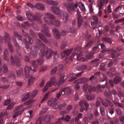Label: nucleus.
Masks as SVG:
<instances>
[{
    "label": "nucleus",
    "instance_id": "nucleus-4",
    "mask_svg": "<svg viewBox=\"0 0 124 124\" xmlns=\"http://www.w3.org/2000/svg\"><path fill=\"white\" fill-rule=\"evenodd\" d=\"M16 52L19 55V58L16 55H14L13 54H11L10 62L12 65H16L17 66H19L20 65L19 60H21L22 57L21 56V54L19 53L17 50Z\"/></svg>",
    "mask_w": 124,
    "mask_h": 124
},
{
    "label": "nucleus",
    "instance_id": "nucleus-45",
    "mask_svg": "<svg viewBox=\"0 0 124 124\" xmlns=\"http://www.w3.org/2000/svg\"><path fill=\"white\" fill-rule=\"evenodd\" d=\"M67 46V42L66 40H64L62 42L61 46V49H63L65 48Z\"/></svg>",
    "mask_w": 124,
    "mask_h": 124
},
{
    "label": "nucleus",
    "instance_id": "nucleus-49",
    "mask_svg": "<svg viewBox=\"0 0 124 124\" xmlns=\"http://www.w3.org/2000/svg\"><path fill=\"white\" fill-rule=\"evenodd\" d=\"M108 1V0H100V2L99 4V5H101V6H103L105 2L106 3H107Z\"/></svg>",
    "mask_w": 124,
    "mask_h": 124
},
{
    "label": "nucleus",
    "instance_id": "nucleus-18",
    "mask_svg": "<svg viewBox=\"0 0 124 124\" xmlns=\"http://www.w3.org/2000/svg\"><path fill=\"white\" fill-rule=\"evenodd\" d=\"M115 78L114 79V82L115 84H117L121 80V78L120 76V74L118 73H115Z\"/></svg>",
    "mask_w": 124,
    "mask_h": 124
},
{
    "label": "nucleus",
    "instance_id": "nucleus-24",
    "mask_svg": "<svg viewBox=\"0 0 124 124\" xmlns=\"http://www.w3.org/2000/svg\"><path fill=\"white\" fill-rule=\"evenodd\" d=\"M79 104L80 105L81 107L84 105L85 107V110H87L89 105L84 100L80 101L79 102Z\"/></svg>",
    "mask_w": 124,
    "mask_h": 124
},
{
    "label": "nucleus",
    "instance_id": "nucleus-20",
    "mask_svg": "<svg viewBox=\"0 0 124 124\" xmlns=\"http://www.w3.org/2000/svg\"><path fill=\"white\" fill-rule=\"evenodd\" d=\"M27 17L29 20L31 21H35V17L30 12L27 11L26 13Z\"/></svg>",
    "mask_w": 124,
    "mask_h": 124
},
{
    "label": "nucleus",
    "instance_id": "nucleus-10",
    "mask_svg": "<svg viewBox=\"0 0 124 124\" xmlns=\"http://www.w3.org/2000/svg\"><path fill=\"white\" fill-rule=\"evenodd\" d=\"M122 49V48L121 46H119L116 48L115 50L113 49H111L109 50V52L110 53L111 57L113 58H114L115 57H117L119 56L120 54L118 53V52L121 50Z\"/></svg>",
    "mask_w": 124,
    "mask_h": 124
},
{
    "label": "nucleus",
    "instance_id": "nucleus-15",
    "mask_svg": "<svg viewBox=\"0 0 124 124\" xmlns=\"http://www.w3.org/2000/svg\"><path fill=\"white\" fill-rule=\"evenodd\" d=\"M57 84V82L55 78L53 77L50 79V81H48L47 82V86L50 87L53 84L54 85H56Z\"/></svg>",
    "mask_w": 124,
    "mask_h": 124
},
{
    "label": "nucleus",
    "instance_id": "nucleus-48",
    "mask_svg": "<svg viewBox=\"0 0 124 124\" xmlns=\"http://www.w3.org/2000/svg\"><path fill=\"white\" fill-rule=\"evenodd\" d=\"M34 17H35V21L36 20H39L41 17V16L40 13L36 12L35 13Z\"/></svg>",
    "mask_w": 124,
    "mask_h": 124
},
{
    "label": "nucleus",
    "instance_id": "nucleus-13",
    "mask_svg": "<svg viewBox=\"0 0 124 124\" xmlns=\"http://www.w3.org/2000/svg\"><path fill=\"white\" fill-rule=\"evenodd\" d=\"M31 56L32 58H35L37 56V52L36 50V47L34 46H32L30 48Z\"/></svg>",
    "mask_w": 124,
    "mask_h": 124
},
{
    "label": "nucleus",
    "instance_id": "nucleus-21",
    "mask_svg": "<svg viewBox=\"0 0 124 124\" xmlns=\"http://www.w3.org/2000/svg\"><path fill=\"white\" fill-rule=\"evenodd\" d=\"M27 17L29 20L31 21H35V17L30 12L27 11L26 13Z\"/></svg>",
    "mask_w": 124,
    "mask_h": 124
},
{
    "label": "nucleus",
    "instance_id": "nucleus-61",
    "mask_svg": "<svg viewBox=\"0 0 124 124\" xmlns=\"http://www.w3.org/2000/svg\"><path fill=\"white\" fill-rule=\"evenodd\" d=\"M32 26L33 28L35 30L37 31H39V28L36 24L34 23H33L32 24Z\"/></svg>",
    "mask_w": 124,
    "mask_h": 124
},
{
    "label": "nucleus",
    "instance_id": "nucleus-12",
    "mask_svg": "<svg viewBox=\"0 0 124 124\" xmlns=\"http://www.w3.org/2000/svg\"><path fill=\"white\" fill-rule=\"evenodd\" d=\"M61 78L60 81L57 84V86L54 88V89L52 90V92H54L58 90L59 88V86L62 84L64 83L65 81V80L64 79V74L63 73L60 74Z\"/></svg>",
    "mask_w": 124,
    "mask_h": 124
},
{
    "label": "nucleus",
    "instance_id": "nucleus-25",
    "mask_svg": "<svg viewBox=\"0 0 124 124\" xmlns=\"http://www.w3.org/2000/svg\"><path fill=\"white\" fill-rule=\"evenodd\" d=\"M35 7L37 8L42 10H44L45 8V7L44 5L38 3H37L35 5Z\"/></svg>",
    "mask_w": 124,
    "mask_h": 124
},
{
    "label": "nucleus",
    "instance_id": "nucleus-52",
    "mask_svg": "<svg viewBox=\"0 0 124 124\" xmlns=\"http://www.w3.org/2000/svg\"><path fill=\"white\" fill-rule=\"evenodd\" d=\"M114 104L116 106H118L120 108H124V104H121L120 102H114Z\"/></svg>",
    "mask_w": 124,
    "mask_h": 124
},
{
    "label": "nucleus",
    "instance_id": "nucleus-5",
    "mask_svg": "<svg viewBox=\"0 0 124 124\" xmlns=\"http://www.w3.org/2000/svg\"><path fill=\"white\" fill-rule=\"evenodd\" d=\"M73 48H72L64 51L63 52L61 53V56L62 58L65 57H66V61L68 59L72 61V59L74 57L75 55H77L78 54V53L77 52H74L70 57L69 55L73 51Z\"/></svg>",
    "mask_w": 124,
    "mask_h": 124
},
{
    "label": "nucleus",
    "instance_id": "nucleus-23",
    "mask_svg": "<svg viewBox=\"0 0 124 124\" xmlns=\"http://www.w3.org/2000/svg\"><path fill=\"white\" fill-rule=\"evenodd\" d=\"M9 54V52L8 49H5L4 51L3 58L6 61L8 62L9 61V58L8 57V55Z\"/></svg>",
    "mask_w": 124,
    "mask_h": 124
},
{
    "label": "nucleus",
    "instance_id": "nucleus-64",
    "mask_svg": "<svg viewBox=\"0 0 124 124\" xmlns=\"http://www.w3.org/2000/svg\"><path fill=\"white\" fill-rule=\"evenodd\" d=\"M119 119L120 121L122 123V124H124V116L122 115L120 116Z\"/></svg>",
    "mask_w": 124,
    "mask_h": 124
},
{
    "label": "nucleus",
    "instance_id": "nucleus-39",
    "mask_svg": "<svg viewBox=\"0 0 124 124\" xmlns=\"http://www.w3.org/2000/svg\"><path fill=\"white\" fill-rule=\"evenodd\" d=\"M100 110L101 114L102 116H104L105 114V109L104 107L100 106Z\"/></svg>",
    "mask_w": 124,
    "mask_h": 124
},
{
    "label": "nucleus",
    "instance_id": "nucleus-36",
    "mask_svg": "<svg viewBox=\"0 0 124 124\" xmlns=\"http://www.w3.org/2000/svg\"><path fill=\"white\" fill-rule=\"evenodd\" d=\"M16 71L18 75L22 76L23 75V70L22 68H20L18 70H16Z\"/></svg>",
    "mask_w": 124,
    "mask_h": 124
},
{
    "label": "nucleus",
    "instance_id": "nucleus-2",
    "mask_svg": "<svg viewBox=\"0 0 124 124\" xmlns=\"http://www.w3.org/2000/svg\"><path fill=\"white\" fill-rule=\"evenodd\" d=\"M14 36L12 37V39L17 49H19L20 48V47L18 44L15 39V37H17L19 40H20L23 42L24 43L25 46V47L27 49H29L30 47V46L28 43L27 40L25 39H23L22 36L18 34L17 32H14Z\"/></svg>",
    "mask_w": 124,
    "mask_h": 124
},
{
    "label": "nucleus",
    "instance_id": "nucleus-11",
    "mask_svg": "<svg viewBox=\"0 0 124 124\" xmlns=\"http://www.w3.org/2000/svg\"><path fill=\"white\" fill-rule=\"evenodd\" d=\"M108 92L109 93H108L107 91H106L104 92V95L107 97V98H105V100L108 103L109 106L112 107L113 106V104L109 100L111 98V92L109 91H108Z\"/></svg>",
    "mask_w": 124,
    "mask_h": 124
},
{
    "label": "nucleus",
    "instance_id": "nucleus-51",
    "mask_svg": "<svg viewBox=\"0 0 124 124\" xmlns=\"http://www.w3.org/2000/svg\"><path fill=\"white\" fill-rule=\"evenodd\" d=\"M114 104L116 106H118L120 108H124V104H121L120 102H114Z\"/></svg>",
    "mask_w": 124,
    "mask_h": 124
},
{
    "label": "nucleus",
    "instance_id": "nucleus-27",
    "mask_svg": "<svg viewBox=\"0 0 124 124\" xmlns=\"http://www.w3.org/2000/svg\"><path fill=\"white\" fill-rule=\"evenodd\" d=\"M35 80V78L32 76H31L29 79L27 87H30L31 85L32 84Z\"/></svg>",
    "mask_w": 124,
    "mask_h": 124
},
{
    "label": "nucleus",
    "instance_id": "nucleus-59",
    "mask_svg": "<svg viewBox=\"0 0 124 124\" xmlns=\"http://www.w3.org/2000/svg\"><path fill=\"white\" fill-rule=\"evenodd\" d=\"M57 70V67H56L51 70V75H53L55 73Z\"/></svg>",
    "mask_w": 124,
    "mask_h": 124
},
{
    "label": "nucleus",
    "instance_id": "nucleus-33",
    "mask_svg": "<svg viewBox=\"0 0 124 124\" xmlns=\"http://www.w3.org/2000/svg\"><path fill=\"white\" fill-rule=\"evenodd\" d=\"M78 5L80 8L84 12H85L86 10L85 9L84 5L82 2H79L78 3Z\"/></svg>",
    "mask_w": 124,
    "mask_h": 124
},
{
    "label": "nucleus",
    "instance_id": "nucleus-47",
    "mask_svg": "<svg viewBox=\"0 0 124 124\" xmlns=\"http://www.w3.org/2000/svg\"><path fill=\"white\" fill-rule=\"evenodd\" d=\"M102 77L100 78V82H103L104 81H107V78L106 77V75L104 73L102 74Z\"/></svg>",
    "mask_w": 124,
    "mask_h": 124
},
{
    "label": "nucleus",
    "instance_id": "nucleus-57",
    "mask_svg": "<svg viewBox=\"0 0 124 124\" xmlns=\"http://www.w3.org/2000/svg\"><path fill=\"white\" fill-rule=\"evenodd\" d=\"M96 90V88L95 87H92L91 86H89L88 90L89 92L93 91L94 92Z\"/></svg>",
    "mask_w": 124,
    "mask_h": 124
},
{
    "label": "nucleus",
    "instance_id": "nucleus-53",
    "mask_svg": "<svg viewBox=\"0 0 124 124\" xmlns=\"http://www.w3.org/2000/svg\"><path fill=\"white\" fill-rule=\"evenodd\" d=\"M86 98L87 100H93L95 97V95L94 94H92L90 97L88 95H86Z\"/></svg>",
    "mask_w": 124,
    "mask_h": 124
},
{
    "label": "nucleus",
    "instance_id": "nucleus-8",
    "mask_svg": "<svg viewBox=\"0 0 124 124\" xmlns=\"http://www.w3.org/2000/svg\"><path fill=\"white\" fill-rule=\"evenodd\" d=\"M52 54L55 55L54 59V61L57 62L60 57L59 55L58 54L57 52H54L50 48H47V59H49L52 57Z\"/></svg>",
    "mask_w": 124,
    "mask_h": 124
},
{
    "label": "nucleus",
    "instance_id": "nucleus-29",
    "mask_svg": "<svg viewBox=\"0 0 124 124\" xmlns=\"http://www.w3.org/2000/svg\"><path fill=\"white\" fill-rule=\"evenodd\" d=\"M100 60L99 58H97L91 61V63L94 66H97L99 64V61Z\"/></svg>",
    "mask_w": 124,
    "mask_h": 124
},
{
    "label": "nucleus",
    "instance_id": "nucleus-50",
    "mask_svg": "<svg viewBox=\"0 0 124 124\" xmlns=\"http://www.w3.org/2000/svg\"><path fill=\"white\" fill-rule=\"evenodd\" d=\"M100 46L101 48L102 49V50L101 51V52L102 53H104L106 52L107 51V50L106 49V47L102 43L101 44Z\"/></svg>",
    "mask_w": 124,
    "mask_h": 124
},
{
    "label": "nucleus",
    "instance_id": "nucleus-54",
    "mask_svg": "<svg viewBox=\"0 0 124 124\" xmlns=\"http://www.w3.org/2000/svg\"><path fill=\"white\" fill-rule=\"evenodd\" d=\"M30 96H31L30 95V93H27L25 95L24 97L22 99V101H26L27 99L28 98H29L30 99H31V98H30Z\"/></svg>",
    "mask_w": 124,
    "mask_h": 124
},
{
    "label": "nucleus",
    "instance_id": "nucleus-46",
    "mask_svg": "<svg viewBox=\"0 0 124 124\" xmlns=\"http://www.w3.org/2000/svg\"><path fill=\"white\" fill-rule=\"evenodd\" d=\"M3 72L5 73H7L8 72V68L7 66L5 64H4L3 66Z\"/></svg>",
    "mask_w": 124,
    "mask_h": 124
},
{
    "label": "nucleus",
    "instance_id": "nucleus-14",
    "mask_svg": "<svg viewBox=\"0 0 124 124\" xmlns=\"http://www.w3.org/2000/svg\"><path fill=\"white\" fill-rule=\"evenodd\" d=\"M3 39L5 43L7 44L10 43L11 41V39L9 34L5 33L3 36Z\"/></svg>",
    "mask_w": 124,
    "mask_h": 124
},
{
    "label": "nucleus",
    "instance_id": "nucleus-41",
    "mask_svg": "<svg viewBox=\"0 0 124 124\" xmlns=\"http://www.w3.org/2000/svg\"><path fill=\"white\" fill-rule=\"evenodd\" d=\"M102 40L103 41L109 43H111L112 42V39L108 38H102Z\"/></svg>",
    "mask_w": 124,
    "mask_h": 124
},
{
    "label": "nucleus",
    "instance_id": "nucleus-32",
    "mask_svg": "<svg viewBox=\"0 0 124 124\" xmlns=\"http://www.w3.org/2000/svg\"><path fill=\"white\" fill-rule=\"evenodd\" d=\"M47 3L55 6H57L58 4V3L56 1L52 0H47Z\"/></svg>",
    "mask_w": 124,
    "mask_h": 124
},
{
    "label": "nucleus",
    "instance_id": "nucleus-22",
    "mask_svg": "<svg viewBox=\"0 0 124 124\" xmlns=\"http://www.w3.org/2000/svg\"><path fill=\"white\" fill-rule=\"evenodd\" d=\"M89 80L91 81V83L93 85L96 83L97 82L98 79L97 77H94V75L90 77Z\"/></svg>",
    "mask_w": 124,
    "mask_h": 124
},
{
    "label": "nucleus",
    "instance_id": "nucleus-63",
    "mask_svg": "<svg viewBox=\"0 0 124 124\" xmlns=\"http://www.w3.org/2000/svg\"><path fill=\"white\" fill-rule=\"evenodd\" d=\"M93 18L94 20L95 23L97 24L98 23V17L96 16H93Z\"/></svg>",
    "mask_w": 124,
    "mask_h": 124
},
{
    "label": "nucleus",
    "instance_id": "nucleus-19",
    "mask_svg": "<svg viewBox=\"0 0 124 124\" xmlns=\"http://www.w3.org/2000/svg\"><path fill=\"white\" fill-rule=\"evenodd\" d=\"M54 35L56 38L57 39H60L61 37V35L58 30L56 28H54L53 30Z\"/></svg>",
    "mask_w": 124,
    "mask_h": 124
},
{
    "label": "nucleus",
    "instance_id": "nucleus-55",
    "mask_svg": "<svg viewBox=\"0 0 124 124\" xmlns=\"http://www.w3.org/2000/svg\"><path fill=\"white\" fill-rule=\"evenodd\" d=\"M8 78H11L13 79H15L16 78V77L15 76L14 74L13 73H11L9 74L8 76Z\"/></svg>",
    "mask_w": 124,
    "mask_h": 124
},
{
    "label": "nucleus",
    "instance_id": "nucleus-1",
    "mask_svg": "<svg viewBox=\"0 0 124 124\" xmlns=\"http://www.w3.org/2000/svg\"><path fill=\"white\" fill-rule=\"evenodd\" d=\"M36 43L37 45V47L39 46L41 47L42 49L40 50L39 54L41 58H39L36 61H33L32 62V64L35 68L33 70L34 72H36L37 69L36 68L38 67V65H40L43 64L44 62V59L42 58L46 55V52L45 50V46L44 44L39 39H36Z\"/></svg>",
    "mask_w": 124,
    "mask_h": 124
},
{
    "label": "nucleus",
    "instance_id": "nucleus-44",
    "mask_svg": "<svg viewBox=\"0 0 124 124\" xmlns=\"http://www.w3.org/2000/svg\"><path fill=\"white\" fill-rule=\"evenodd\" d=\"M86 68V66L85 65L78 66L77 67V69L78 70H85Z\"/></svg>",
    "mask_w": 124,
    "mask_h": 124
},
{
    "label": "nucleus",
    "instance_id": "nucleus-30",
    "mask_svg": "<svg viewBox=\"0 0 124 124\" xmlns=\"http://www.w3.org/2000/svg\"><path fill=\"white\" fill-rule=\"evenodd\" d=\"M78 27H79L82 24L83 21V18L81 16H79L78 17Z\"/></svg>",
    "mask_w": 124,
    "mask_h": 124
},
{
    "label": "nucleus",
    "instance_id": "nucleus-40",
    "mask_svg": "<svg viewBox=\"0 0 124 124\" xmlns=\"http://www.w3.org/2000/svg\"><path fill=\"white\" fill-rule=\"evenodd\" d=\"M38 36L39 38L42 39L45 43H46V39L45 36L41 33H39L38 34Z\"/></svg>",
    "mask_w": 124,
    "mask_h": 124
},
{
    "label": "nucleus",
    "instance_id": "nucleus-3",
    "mask_svg": "<svg viewBox=\"0 0 124 124\" xmlns=\"http://www.w3.org/2000/svg\"><path fill=\"white\" fill-rule=\"evenodd\" d=\"M51 10L54 13L62 17L63 14V20L65 23L67 22L68 20V16L67 13L66 12H63V11L60 9L59 8L55 7L54 6L51 7Z\"/></svg>",
    "mask_w": 124,
    "mask_h": 124
},
{
    "label": "nucleus",
    "instance_id": "nucleus-43",
    "mask_svg": "<svg viewBox=\"0 0 124 124\" xmlns=\"http://www.w3.org/2000/svg\"><path fill=\"white\" fill-rule=\"evenodd\" d=\"M43 29L41 30L42 33L46 36V27L45 24L42 26Z\"/></svg>",
    "mask_w": 124,
    "mask_h": 124
},
{
    "label": "nucleus",
    "instance_id": "nucleus-9",
    "mask_svg": "<svg viewBox=\"0 0 124 124\" xmlns=\"http://www.w3.org/2000/svg\"><path fill=\"white\" fill-rule=\"evenodd\" d=\"M63 5L64 6H66L68 11L70 14H71L72 11H74L77 8L78 3L77 2L76 4L71 3H69L68 5H67L65 3H64Z\"/></svg>",
    "mask_w": 124,
    "mask_h": 124
},
{
    "label": "nucleus",
    "instance_id": "nucleus-37",
    "mask_svg": "<svg viewBox=\"0 0 124 124\" xmlns=\"http://www.w3.org/2000/svg\"><path fill=\"white\" fill-rule=\"evenodd\" d=\"M0 81L4 83H7L8 82V80L7 78L2 77L0 78Z\"/></svg>",
    "mask_w": 124,
    "mask_h": 124
},
{
    "label": "nucleus",
    "instance_id": "nucleus-16",
    "mask_svg": "<svg viewBox=\"0 0 124 124\" xmlns=\"http://www.w3.org/2000/svg\"><path fill=\"white\" fill-rule=\"evenodd\" d=\"M32 71L31 66L29 67L26 66L25 67L24 72L25 76L26 78H28L30 75V72Z\"/></svg>",
    "mask_w": 124,
    "mask_h": 124
},
{
    "label": "nucleus",
    "instance_id": "nucleus-58",
    "mask_svg": "<svg viewBox=\"0 0 124 124\" xmlns=\"http://www.w3.org/2000/svg\"><path fill=\"white\" fill-rule=\"evenodd\" d=\"M98 5L99 6V12L98 13V16H101L102 15V11L101 10V9L102 8V6H101V5H99V4H98Z\"/></svg>",
    "mask_w": 124,
    "mask_h": 124
},
{
    "label": "nucleus",
    "instance_id": "nucleus-6",
    "mask_svg": "<svg viewBox=\"0 0 124 124\" xmlns=\"http://www.w3.org/2000/svg\"><path fill=\"white\" fill-rule=\"evenodd\" d=\"M47 17L49 19L47 20V24L50 25H54L56 27L60 26L61 23L60 21L56 20L54 22L53 20L55 19V17L50 13H47Z\"/></svg>",
    "mask_w": 124,
    "mask_h": 124
},
{
    "label": "nucleus",
    "instance_id": "nucleus-26",
    "mask_svg": "<svg viewBox=\"0 0 124 124\" xmlns=\"http://www.w3.org/2000/svg\"><path fill=\"white\" fill-rule=\"evenodd\" d=\"M16 110L17 109H16L14 110V112H15V113L14 114L13 116V118H15L17 117L18 115L22 113L23 111V110H21L20 111Z\"/></svg>",
    "mask_w": 124,
    "mask_h": 124
},
{
    "label": "nucleus",
    "instance_id": "nucleus-34",
    "mask_svg": "<svg viewBox=\"0 0 124 124\" xmlns=\"http://www.w3.org/2000/svg\"><path fill=\"white\" fill-rule=\"evenodd\" d=\"M106 64L107 63L106 62H104L101 63L99 66V69L103 71H105L106 70V69L104 67L106 65Z\"/></svg>",
    "mask_w": 124,
    "mask_h": 124
},
{
    "label": "nucleus",
    "instance_id": "nucleus-38",
    "mask_svg": "<svg viewBox=\"0 0 124 124\" xmlns=\"http://www.w3.org/2000/svg\"><path fill=\"white\" fill-rule=\"evenodd\" d=\"M8 44V47L10 52L11 54H13L14 52V48L13 45L10 43Z\"/></svg>",
    "mask_w": 124,
    "mask_h": 124
},
{
    "label": "nucleus",
    "instance_id": "nucleus-35",
    "mask_svg": "<svg viewBox=\"0 0 124 124\" xmlns=\"http://www.w3.org/2000/svg\"><path fill=\"white\" fill-rule=\"evenodd\" d=\"M65 91L66 92V95L67 96L70 95L71 93V90L69 87H67L64 88Z\"/></svg>",
    "mask_w": 124,
    "mask_h": 124
},
{
    "label": "nucleus",
    "instance_id": "nucleus-42",
    "mask_svg": "<svg viewBox=\"0 0 124 124\" xmlns=\"http://www.w3.org/2000/svg\"><path fill=\"white\" fill-rule=\"evenodd\" d=\"M38 92V91L37 90H35L33 91L32 93H30V95L31 96H30V98H33L37 94Z\"/></svg>",
    "mask_w": 124,
    "mask_h": 124
},
{
    "label": "nucleus",
    "instance_id": "nucleus-31",
    "mask_svg": "<svg viewBox=\"0 0 124 124\" xmlns=\"http://www.w3.org/2000/svg\"><path fill=\"white\" fill-rule=\"evenodd\" d=\"M47 43L50 44H52V45H53L56 46H57L56 41L54 40L50 39H48V40H47Z\"/></svg>",
    "mask_w": 124,
    "mask_h": 124
},
{
    "label": "nucleus",
    "instance_id": "nucleus-17",
    "mask_svg": "<svg viewBox=\"0 0 124 124\" xmlns=\"http://www.w3.org/2000/svg\"><path fill=\"white\" fill-rule=\"evenodd\" d=\"M89 79L86 78H83L78 79L74 81L75 83L83 84L88 82Z\"/></svg>",
    "mask_w": 124,
    "mask_h": 124
},
{
    "label": "nucleus",
    "instance_id": "nucleus-62",
    "mask_svg": "<svg viewBox=\"0 0 124 124\" xmlns=\"http://www.w3.org/2000/svg\"><path fill=\"white\" fill-rule=\"evenodd\" d=\"M63 68V65L62 64L59 65L58 67H57V70H62Z\"/></svg>",
    "mask_w": 124,
    "mask_h": 124
},
{
    "label": "nucleus",
    "instance_id": "nucleus-28",
    "mask_svg": "<svg viewBox=\"0 0 124 124\" xmlns=\"http://www.w3.org/2000/svg\"><path fill=\"white\" fill-rule=\"evenodd\" d=\"M68 81L71 82L75 80L76 79V78L75 76V73H73L70 74L68 77Z\"/></svg>",
    "mask_w": 124,
    "mask_h": 124
},
{
    "label": "nucleus",
    "instance_id": "nucleus-60",
    "mask_svg": "<svg viewBox=\"0 0 124 124\" xmlns=\"http://www.w3.org/2000/svg\"><path fill=\"white\" fill-rule=\"evenodd\" d=\"M14 102H12L7 107L8 109H11L13 108L14 105L15 104Z\"/></svg>",
    "mask_w": 124,
    "mask_h": 124
},
{
    "label": "nucleus",
    "instance_id": "nucleus-7",
    "mask_svg": "<svg viewBox=\"0 0 124 124\" xmlns=\"http://www.w3.org/2000/svg\"><path fill=\"white\" fill-rule=\"evenodd\" d=\"M95 53V52L94 51L90 52L86 55L85 58H83V57L82 55V52H81L77 56L76 58L79 61H82L84 62H86L93 58V55Z\"/></svg>",
    "mask_w": 124,
    "mask_h": 124
},
{
    "label": "nucleus",
    "instance_id": "nucleus-56",
    "mask_svg": "<svg viewBox=\"0 0 124 124\" xmlns=\"http://www.w3.org/2000/svg\"><path fill=\"white\" fill-rule=\"evenodd\" d=\"M60 105V102H53L51 104V106L56 108L58 107H59Z\"/></svg>",
    "mask_w": 124,
    "mask_h": 124
}]
</instances>
